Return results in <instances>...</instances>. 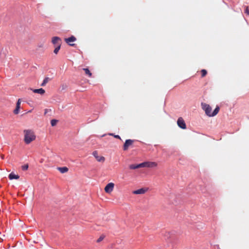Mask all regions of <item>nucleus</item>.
Returning a JSON list of instances; mask_svg holds the SVG:
<instances>
[{
  "mask_svg": "<svg viewBox=\"0 0 249 249\" xmlns=\"http://www.w3.org/2000/svg\"><path fill=\"white\" fill-rule=\"evenodd\" d=\"M201 77H204L207 74V71L206 70H204V69L202 70L201 71Z\"/></svg>",
  "mask_w": 249,
  "mask_h": 249,
  "instance_id": "a211bd4d",
  "label": "nucleus"
},
{
  "mask_svg": "<svg viewBox=\"0 0 249 249\" xmlns=\"http://www.w3.org/2000/svg\"><path fill=\"white\" fill-rule=\"evenodd\" d=\"M104 239V237L103 236H100L97 240V242H101V241H102Z\"/></svg>",
  "mask_w": 249,
  "mask_h": 249,
  "instance_id": "393cba45",
  "label": "nucleus"
},
{
  "mask_svg": "<svg viewBox=\"0 0 249 249\" xmlns=\"http://www.w3.org/2000/svg\"><path fill=\"white\" fill-rule=\"evenodd\" d=\"M50 80V78L48 77H45L44 79L43 80V82L41 83V86H44L46 85V84L48 82V81Z\"/></svg>",
  "mask_w": 249,
  "mask_h": 249,
  "instance_id": "f3484780",
  "label": "nucleus"
},
{
  "mask_svg": "<svg viewBox=\"0 0 249 249\" xmlns=\"http://www.w3.org/2000/svg\"><path fill=\"white\" fill-rule=\"evenodd\" d=\"M83 71H85V73L88 75L89 77H91L92 76V73L89 70V69L88 68H84L83 69Z\"/></svg>",
  "mask_w": 249,
  "mask_h": 249,
  "instance_id": "dca6fc26",
  "label": "nucleus"
},
{
  "mask_svg": "<svg viewBox=\"0 0 249 249\" xmlns=\"http://www.w3.org/2000/svg\"><path fill=\"white\" fill-rule=\"evenodd\" d=\"M141 163L139 164H131L129 165V168L130 169H136L139 168H142Z\"/></svg>",
  "mask_w": 249,
  "mask_h": 249,
  "instance_id": "4468645a",
  "label": "nucleus"
},
{
  "mask_svg": "<svg viewBox=\"0 0 249 249\" xmlns=\"http://www.w3.org/2000/svg\"><path fill=\"white\" fill-rule=\"evenodd\" d=\"M93 156L95 157L96 160L99 162H103L105 160V158L103 156H99L97 151H94L92 153Z\"/></svg>",
  "mask_w": 249,
  "mask_h": 249,
  "instance_id": "6e6552de",
  "label": "nucleus"
},
{
  "mask_svg": "<svg viewBox=\"0 0 249 249\" xmlns=\"http://www.w3.org/2000/svg\"><path fill=\"white\" fill-rule=\"evenodd\" d=\"M135 140L128 139L126 140L124 144L123 149L125 151L127 150L129 147V146H131L133 143L134 142Z\"/></svg>",
  "mask_w": 249,
  "mask_h": 249,
  "instance_id": "423d86ee",
  "label": "nucleus"
},
{
  "mask_svg": "<svg viewBox=\"0 0 249 249\" xmlns=\"http://www.w3.org/2000/svg\"><path fill=\"white\" fill-rule=\"evenodd\" d=\"M61 38L59 37L54 36L52 38V42L53 45L57 44V45L59 43H61Z\"/></svg>",
  "mask_w": 249,
  "mask_h": 249,
  "instance_id": "9d476101",
  "label": "nucleus"
},
{
  "mask_svg": "<svg viewBox=\"0 0 249 249\" xmlns=\"http://www.w3.org/2000/svg\"><path fill=\"white\" fill-rule=\"evenodd\" d=\"M20 103H21V99H19L16 104L17 107H20Z\"/></svg>",
  "mask_w": 249,
  "mask_h": 249,
  "instance_id": "5701e85b",
  "label": "nucleus"
},
{
  "mask_svg": "<svg viewBox=\"0 0 249 249\" xmlns=\"http://www.w3.org/2000/svg\"><path fill=\"white\" fill-rule=\"evenodd\" d=\"M114 184L112 182L108 183L105 188V191L107 193H110L113 190Z\"/></svg>",
  "mask_w": 249,
  "mask_h": 249,
  "instance_id": "0eeeda50",
  "label": "nucleus"
},
{
  "mask_svg": "<svg viewBox=\"0 0 249 249\" xmlns=\"http://www.w3.org/2000/svg\"><path fill=\"white\" fill-rule=\"evenodd\" d=\"M34 93H38L41 95H43L45 93V90L42 88L39 89H32Z\"/></svg>",
  "mask_w": 249,
  "mask_h": 249,
  "instance_id": "9b49d317",
  "label": "nucleus"
},
{
  "mask_svg": "<svg viewBox=\"0 0 249 249\" xmlns=\"http://www.w3.org/2000/svg\"><path fill=\"white\" fill-rule=\"evenodd\" d=\"M24 142L26 144H29L36 139V135L34 132L31 130H24Z\"/></svg>",
  "mask_w": 249,
  "mask_h": 249,
  "instance_id": "f03ea898",
  "label": "nucleus"
},
{
  "mask_svg": "<svg viewBox=\"0 0 249 249\" xmlns=\"http://www.w3.org/2000/svg\"><path fill=\"white\" fill-rule=\"evenodd\" d=\"M57 122H58V121L57 120H55V119L52 120L51 121V124L52 126H53L55 125Z\"/></svg>",
  "mask_w": 249,
  "mask_h": 249,
  "instance_id": "6ab92c4d",
  "label": "nucleus"
},
{
  "mask_svg": "<svg viewBox=\"0 0 249 249\" xmlns=\"http://www.w3.org/2000/svg\"><path fill=\"white\" fill-rule=\"evenodd\" d=\"M19 109H20V107L16 106V108L14 110V113L15 114H18L19 113Z\"/></svg>",
  "mask_w": 249,
  "mask_h": 249,
  "instance_id": "aec40b11",
  "label": "nucleus"
},
{
  "mask_svg": "<svg viewBox=\"0 0 249 249\" xmlns=\"http://www.w3.org/2000/svg\"><path fill=\"white\" fill-rule=\"evenodd\" d=\"M147 191V189L142 188L137 190H135L133 192V194L139 195L143 194Z\"/></svg>",
  "mask_w": 249,
  "mask_h": 249,
  "instance_id": "1a4fd4ad",
  "label": "nucleus"
},
{
  "mask_svg": "<svg viewBox=\"0 0 249 249\" xmlns=\"http://www.w3.org/2000/svg\"><path fill=\"white\" fill-rule=\"evenodd\" d=\"M19 178V176L18 175H16L14 173L12 172L9 175V178L10 180H12L14 179H18Z\"/></svg>",
  "mask_w": 249,
  "mask_h": 249,
  "instance_id": "f8f14e48",
  "label": "nucleus"
},
{
  "mask_svg": "<svg viewBox=\"0 0 249 249\" xmlns=\"http://www.w3.org/2000/svg\"><path fill=\"white\" fill-rule=\"evenodd\" d=\"M28 168V164H25L24 165H23L22 166V169L23 170H27Z\"/></svg>",
  "mask_w": 249,
  "mask_h": 249,
  "instance_id": "4be33fe9",
  "label": "nucleus"
},
{
  "mask_svg": "<svg viewBox=\"0 0 249 249\" xmlns=\"http://www.w3.org/2000/svg\"><path fill=\"white\" fill-rule=\"evenodd\" d=\"M61 47V43H59L54 49L53 52L55 54H57Z\"/></svg>",
  "mask_w": 249,
  "mask_h": 249,
  "instance_id": "2eb2a0df",
  "label": "nucleus"
},
{
  "mask_svg": "<svg viewBox=\"0 0 249 249\" xmlns=\"http://www.w3.org/2000/svg\"><path fill=\"white\" fill-rule=\"evenodd\" d=\"M245 13L249 16V7L245 6Z\"/></svg>",
  "mask_w": 249,
  "mask_h": 249,
  "instance_id": "412c9836",
  "label": "nucleus"
},
{
  "mask_svg": "<svg viewBox=\"0 0 249 249\" xmlns=\"http://www.w3.org/2000/svg\"><path fill=\"white\" fill-rule=\"evenodd\" d=\"M142 167L152 168L156 167L158 164L156 162L146 161L141 163Z\"/></svg>",
  "mask_w": 249,
  "mask_h": 249,
  "instance_id": "7ed1b4c3",
  "label": "nucleus"
},
{
  "mask_svg": "<svg viewBox=\"0 0 249 249\" xmlns=\"http://www.w3.org/2000/svg\"><path fill=\"white\" fill-rule=\"evenodd\" d=\"M202 109L204 110L205 114L209 117H213L215 116L219 111V107L217 106L213 112H212V107L209 105L204 103L201 104Z\"/></svg>",
  "mask_w": 249,
  "mask_h": 249,
  "instance_id": "f257e3e1",
  "label": "nucleus"
},
{
  "mask_svg": "<svg viewBox=\"0 0 249 249\" xmlns=\"http://www.w3.org/2000/svg\"><path fill=\"white\" fill-rule=\"evenodd\" d=\"M57 169L61 173H66L68 171V168L67 167H58Z\"/></svg>",
  "mask_w": 249,
  "mask_h": 249,
  "instance_id": "ddd939ff",
  "label": "nucleus"
},
{
  "mask_svg": "<svg viewBox=\"0 0 249 249\" xmlns=\"http://www.w3.org/2000/svg\"><path fill=\"white\" fill-rule=\"evenodd\" d=\"M177 124L180 128L183 129L186 128L185 122L182 117H179L178 118L177 121Z\"/></svg>",
  "mask_w": 249,
  "mask_h": 249,
  "instance_id": "20e7f679",
  "label": "nucleus"
},
{
  "mask_svg": "<svg viewBox=\"0 0 249 249\" xmlns=\"http://www.w3.org/2000/svg\"><path fill=\"white\" fill-rule=\"evenodd\" d=\"M76 40V37L73 36H71L69 37L65 38V41L71 46H74L75 45V44H71V43L75 41Z\"/></svg>",
  "mask_w": 249,
  "mask_h": 249,
  "instance_id": "39448f33",
  "label": "nucleus"
},
{
  "mask_svg": "<svg viewBox=\"0 0 249 249\" xmlns=\"http://www.w3.org/2000/svg\"><path fill=\"white\" fill-rule=\"evenodd\" d=\"M110 135L113 136L116 138L121 140V137L118 135H114L113 134H110Z\"/></svg>",
  "mask_w": 249,
  "mask_h": 249,
  "instance_id": "b1692460",
  "label": "nucleus"
}]
</instances>
